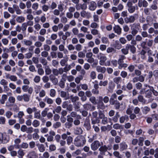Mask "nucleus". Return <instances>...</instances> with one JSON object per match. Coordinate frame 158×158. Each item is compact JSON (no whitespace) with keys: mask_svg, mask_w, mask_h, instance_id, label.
I'll use <instances>...</instances> for the list:
<instances>
[{"mask_svg":"<svg viewBox=\"0 0 158 158\" xmlns=\"http://www.w3.org/2000/svg\"><path fill=\"white\" fill-rule=\"evenodd\" d=\"M86 140L85 137L82 135H79L75 138L74 141L75 145L77 147L83 146L85 143Z\"/></svg>","mask_w":158,"mask_h":158,"instance_id":"nucleus-1","label":"nucleus"},{"mask_svg":"<svg viewBox=\"0 0 158 158\" xmlns=\"http://www.w3.org/2000/svg\"><path fill=\"white\" fill-rule=\"evenodd\" d=\"M127 10L130 13H133L135 12V10H138V6L135 5L133 6V4L131 1H128L127 4Z\"/></svg>","mask_w":158,"mask_h":158,"instance_id":"nucleus-2","label":"nucleus"},{"mask_svg":"<svg viewBox=\"0 0 158 158\" xmlns=\"http://www.w3.org/2000/svg\"><path fill=\"white\" fill-rule=\"evenodd\" d=\"M97 57L99 60V64L101 66H103L104 62H106L107 60V57L103 53L100 52L97 55Z\"/></svg>","mask_w":158,"mask_h":158,"instance_id":"nucleus-3","label":"nucleus"},{"mask_svg":"<svg viewBox=\"0 0 158 158\" xmlns=\"http://www.w3.org/2000/svg\"><path fill=\"white\" fill-rule=\"evenodd\" d=\"M103 145L102 142H100L98 140L94 141L91 145V149L93 151H95L98 149L101 146Z\"/></svg>","mask_w":158,"mask_h":158,"instance_id":"nucleus-4","label":"nucleus"},{"mask_svg":"<svg viewBox=\"0 0 158 158\" xmlns=\"http://www.w3.org/2000/svg\"><path fill=\"white\" fill-rule=\"evenodd\" d=\"M98 114V112L96 111L93 112L91 116V120L92 124H95L99 123V120L97 117Z\"/></svg>","mask_w":158,"mask_h":158,"instance_id":"nucleus-5","label":"nucleus"},{"mask_svg":"<svg viewBox=\"0 0 158 158\" xmlns=\"http://www.w3.org/2000/svg\"><path fill=\"white\" fill-rule=\"evenodd\" d=\"M83 107L84 109L85 110H90L91 111L94 110L95 109V107L94 106H92L90 104L86 103L83 105Z\"/></svg>","mask_w":158,"mask_h":158,"instance_id":"nucleus-6","label":"nucleus"},{"mask_svg":"<svg viewBox=\"0 0 158 158\" xmlns=\"http://www.w3.org/2000/svg\"><path fill=\"white\" fill-rule=\"evenodd\" d=\"M108 106L107 105H105L102 101H99L98 103L97 107L98 109L104 110Z\"/></svg>","mask_w":158,"mask_h":158,"instance_id":"nucleus-7","label":"nucleus"},{"mask_svg":"<svg viewBox=\"0 0 158 158\" xmlns=\"http://www.w3.org/2000/svg\"><path fill=\"white\" fill-rule=\"evenodd\" d=\"M49 78L50 80L54 85H56L58 83V79L53 75L51 74L50 75Z\"/></svg>","mask_w":158,"mask_h":158,"instance_id":"nucleus-8","label":"nucleus"},{"mask_svg":"<svg viewBox=\"0 0 158 158\" xmlns=\"http://www.w3.org/2000/svg\"><path fill=\"white\" fill-rule=\"evenodd\" d=\"M127 48L129 50H130L131 52L132 53L134 54L136 53V48L134 46L131 45L129 44H127Z\"/></svg>","mask_w":158,"mask_h":158,"instance_id":"nucleus-9","label":"nucleus"},{"mask_svg":"<svg viewBox=\"0 0 158 158\" xmlns=\"http://www.w3.org/2000/svg\"><path fill=\"white\" fill-rule=\"evenodd\" d=\"M106 68L104 67L98 66L96 67V70L98 73H104L106 72Z\"/></svg>","mask_w":158,"mask_h":158,"instance_id":"nucleus-10","label":"nucleus"},{"mask_svg":"<svg viewBox=\"0 0 158 158\" xmlns=\"http://www.w3.org/2000/svg\"><path fill=\"white\" fill-rule=\"evenodd\" d=\"M97 7V4L94 1H91L90 2L89 6V9L91 10H94Z\"/></svg>","mask_w":158,"mask_h":158,"instance_id":"nucleus-11","label":"nucleus"},{"mask_svg":"<svg viewBox=\"0 0 158 158\" xmlns=\"http://www.w3.org/2000/svg\"><path fill=\"white\" fill-rule=\"evenodd\" d=\"M83 131V130L81 127H77L74 129V133L76 135H80L82 133Z\"/></svg>","mask_w":158,"mask_h":158,"instance_id":"nucleus-12","label":"nucleus"},{"mask_svg":"<svg viewBox=\"0 0 158 158\" xmlns=\"http://www.w3.org/2000/svg\"><path fill=\"white\" fill-rule=\"evenodd\" d=\"M6 77L7 79H9L12 81H15L17 80V78L15 75H10L9 74H7L6 75Z\"/></svg>","mask_w":158,"mask_h":158,"instance_id":"nucleus-13","label":"nucleus"},{"mask_svg":"<svg viewBox=\"0 0 158 158\" xmlns=\"http://www.w3.org/2000/svg\"><path fill=\"white\" fill-rule=\"evenodd\" d=\"M113 46L116 49H119L122 48V45L118 40H116L113 44Z\"/></svg>","mask_w":158,"mask_h":158,"instance_id":"nucleus-14","label":"nucleus"},{"mask_svg":"<svg viewBox=\"0 0 158 158\" xmlns=\"http://www.w3.org/2000/svg\"><path fill=\"white\" fill-rule=\"evenodd\" d=\"M127 148V145L125 142H123L120 144V148L121 151L126 150Z\"/></svg>","mask_w":158,"mask_h":158,"instance_id":"nucleus-15","label":"nucleus"},{"mask_svg":"<svg viewBox=\"0 0 158 158\" xmlns=\"http://www.w3.org/2000/svg\"><path fill=\"white\" fill-rule=\"evenodd\" d=\"M114 29L115 32L118 35H120L121 34L122 29L118 26H115L114 28Z\"/></svg>","mask_w":158,"mask_h":158,"instance_id":"nucleus-16","label":"nucleus"},{"mask_svg":"<svg viewBox=\"0 0 158 158\" xmlns=\"http://www.w3.org/2000/svg\"><path fill=\"white\" fill-rule=\"evenodd\" d=\"M21 142V140L19 138L15 139L14 140L15 143V146L16 148L19 149L20 148V145H19V144Z\"/></svg>","mask_w":158,"mask_h":158,"instance_id":"nucleus-17","label":"nucleus"},{"mask_svg":"<svg viewBox=\"0 0 158 158\" xmlns=\"http://www.w3.org/2000/svg\"><path fill=\"white\" fill-rule=\"evenodd\" d=\"M152 89H151L147 90L145 93V97L148 98H151L152 95Z\"/></svg>","mask_w":158,"mask_h":158,"instance_id":"nucleus-18","label":"nucleus"},{"mask_svg":"<svg viewBox=\"0 0 158 158\" xmlns=\"http://www.w3.org/2000/svg\"><path fill=\"white\" fill-rule=\"evenodd\" d=\"M10 140V137L7 135H4L3 134V143H7Z\"/></svg>","mask_w":158,"mask_h":158,"instance_id":"nucleus-19","label":"nucleus"},{"mask_svg":"<svg viewBox=\"0 0 158 158\" xmlns=\"http://www.w3.org/2000/svg\"><path fill=\"white\" fill-rule=\"evenodd\" d=\"M108 149L107 147L105 145L101 146L100 148L99 149V150L102 153H105L106 152Z\"/></svg>","mask_w":158,"mask_h":158,"instance_id":"nucleus-20","label":"nucleus"},{"mask_svg":"<svg viewBox=\"0 0 158 158\" xmlns=\"http://www.w3.org/2000/svg\"><path fill=\"white\" fill-rule=\"evenodd\" d=\"M45 70V73L47 75H49L52 73V70L48 66H45L44 67Z\"/></svg>","mask_w":158,"mask_h":158,"instance_id":"nucleus-21","label":"nucleus"},{"mask_svg":"<svg viewBox=\"0 0 158 158\" xmlns=\"http://www.w3.org/2000/svg\"><path fill=\"white\" fill-rule=\"evenodd\" d=\"M142 111L143 114H147L150 111V109L149 107L147 106H144L142 108Z\"/></svg>","mask_w":158,"mask_h":158,"instance_id":"nucleus-22","label":"nucleus"},{"mask_svg":"<svg viewBox=\"0 0 158 158\" xmlns=\"http://www.w3.org/2000/svg\"><path fill=\"white\" fill-rule=\"evenodd\" d=\"M83 77L82 75H80L76 77L75 79V81L77 84L80 83L81 81L83 79Z\"/></svg>","mask_w":158,"mask_h":158,"instance_id":"nucleus-23","label":"nucleus"},{"mask_svg":"<svg viewBox=\"0 0 158 158\" xmlns=\"http://www.w3.org/2000/svg\"><path fill=\"white\" fill-rule=\"evenodd\" d=\"M7 98V96L6 95L3 94L2 96L1 99H0V102L2 104H4Z\"/></svg>","mask_w":158,"mask_h":158,"instance_id":"nucleus-24","label":"nucleus"},{"mask_svg":"<svg viewBox=\"0 0 158 158\" xmlns=\"http://www.w3.org/2000/svg\"><path fill=\"white\" fill-rule=\"evenodd\" d=\"M21 130L23 132H26L27 133L30 132V128H27V126L24 125L21 126Z\"/></svg>","mask_w":158,"mask_h":158,"instance_id":"nucleus-25","label":"nucleus"},{"mask_svg":"<svg viewBox=\"0 0 158 158\" xmlns=\"http://www.w3.org/2000/svg\"><path fill=\"white\" fill-rule=\"evenodd\" d=\"M34 131L35 133L33 134V137L34 139L36 140L38 139L39 138V136L37 133L39 132V131L38 129H35Z\"/></svg>","mask_w":158,"mask_h":158,"instance_id":"nucleus-26","label":"nucleus"},{"mask_svg":"<svg viewBox=\"0 0 158 158\" xmlns=\"http://www.w3.org/2000/svg\"><path fill=\"white\" fill-rule=\"evenodd\" d=\"M146 52L144 50H142L140 53V55L141 58L143 60H145L146 58Z\"/></svg>","mask_w":158,"mask_h":158,"instance_id":"nucleus-27","label":"nucleus"},{"mask_svg":"<svg viewBox=\"0 0 158 158\" xmlns=\"http://www.w3.org/2000/svg\"><path fill=\"white\" fill-rule=\"evenodd\" d=\"M148 32L150 34H152L153 33L156 35L158 34V30H155L152 27L150 28L148 30Z\"/></svg>","mask_w":158,"mask_h":158,"instance_id":"nucleus-28","label":"nucleus"},{"mask_svg":"<svg viewBox=\"0 0 158 158\" xmlns=\"http://www.w3.org/2000/svg\"><path fill=\"white\" fill-rule=\"evenodd\" d=\"M17 153L18 155V158H23V156L25 154L23 151L21 149H19Z\"/></svg>","mask_w":158,"mask_h":158,"instance_id":"nucleus-29","label":"nucleus"},{"mask_svg":"<svg viewBox=\"0 0 158 158\" xmlns=\"http://www.w3.org/2000/svg\"><path fill=\"white\" fill-rule=\"evenodd\" d=\"M118 67L119 69H121L122 68H126L128 66V64L126 63H123V62H122L121 63L118 64Z\"/></svg>","mask_w":158,"mask_h":158,"instance_id":"nucleus-30","label":"nucleus"},{"mask_svg":"<svg viewBox=\"0 0 158 158\" xmlns=\"http://www.w3.org/2000/svg\"><path fill=\"white\" fill-rule=\"evenodd\" d=\"M38 147L39 151L43 152L45 150V148L44 144H41L38 145Z\"/></svg>","mask_w":158,"mask_h":158,"instance_id":"nucleus-31","label":"nucleus"},{"mask_svg":"<svg viewBox=\"0 0 158 158\" xmlns=\"http://www.w3.org/2000/svg\"><path fill=\"white\" fill-rule=\"evenodd\" d=\"M81 16L84 18H88L90 15V14L87 13L85 11H82L81 12Z\"/></svg>","mask_w":158,"mask_h":158,"instance_id":"nucleus-32","label":"nucleus"},{"mask_svg":"<svg viewBox=\"0 0 158 158\" xmlns=\"http://www.w3.org/2000/svg\"><path fill=\"white\" fill-rule=\"evenodd\" d=\"M44 101L46 102L48 104H52L53 102V100L51 98L48 97H46L44 99Z\"/></svg>","mask_w":158,"mask_h":158,"instance_id":"nucleus-33","label":"nucleus"},{"mask_svg":"<svg viewBox=\"0 0 158 158\" xmlns=\"http://www.w3.org/2000/svg\"><path fill=\"white\" fill-rule=\"evenodd\" d=\"M71 68V67L70 65L66 64L65 66L63 68L64 71V73H67L69 71Z\"/></svg>","mask_w":158,"mask_h":158,"instance_id":"nucleus-34","label":"nucleus"},{"mask_svg":"<svg viewBox=\"0 0 158 158\" xmlns=\"http://www.w3.org/2000/svg\"><path fill=\"white\" fill-rule=\"evenodd\" d=\"M108 84V81L107 80L104 81H100L99 82V85L105 87Z\"/></svg>","mask_w":158,"mask_h":158,"instance_id":"nucleus-35","label":"nucleus"},{"mask_svg":"<svg viewBox=\"0 0 158 158\" xmlns=\"http://www.w3.org/2000/svg\"><path fill=\"white\" fill-rule=\"evenodd\" d=\"M49 110V109L48 108H45L41 112L42 116L44 117H45L47 114Z\"/></svg>","mask_w":158,"mask_h":158,"instance_id":"nucleus-36","label":"nucleus"},{"mask_svg":"<svg viewBox=\"0 0 158 158\" xmlns=\"http://www.w3.org/2000/svg\"><path fill=\"white\" fill-rule=\"evenodd\" d=\"M126 57L122 55H120L119 56V59L118 61V64L123 62V60L126 58Z\"/></svg>","mask_w":158,"mask_h":158,"instance_id":"nucleus-37","label":"nucleus"},{"mask_svg":"<svg viewBox=\"0 0 158 158\" xmlns=\"http://www.w3.org/2000/svg\"><path fill=\"white\" fill-rule=\"evenodd\" d=\"M113 80L114 83L117 84H118L121 82V78L120 77H115L113 79Z\"/></svg>","mask_w":158,"mask_h":158,"instance_id":"nucleus-38","label":"nucleus"},{"mask_svg":"<svg viewBox=\"0 0 158 158\" xmlns=\"http://www.w3.org/2000/svg\"><path fill=\"white\" fill-rule=\"evenodd\" d=\"M138 101L143 103H145L146 101L144 98L143 97L140 95H139L138 97Z\"/></svg>","mask_w":158,"mask_h":158,"instance_id":"nucleus-39","label":"nucleus"},{"mask_svg":"<svg viewBox=\"0 0 158 158\" xmlns=\"http://www.w3.org/2000/svg\"><path fill=\"white\" fill-rule=\"evenodd\" d=\"M66 140L67 144L69 145L73 141V138L70 136H68Z\"/></svg>","mask_w":158,"mask_h":158,"instance_id":"nucleus-40","label":"nucleus"},{"mask_svg":"<svg viewBox=\"0 0 158 158\" xmlns=\"http://www.w3.org/2000/svg\"><path fill=\"white\" fill-rule=\"evenodd\" d=\"M120 117V115L119 113L117 112L116 113L115 115L113 118L112 120L114 122H117L118 121V118Z\"/></svg>","mask_w":158,"mask_h":158,"instance_id":"nucleus-41","label":"nucleus"},{"mask_svg":"<svg viewBox=\"0 0 158 158\" xmlns=\"http://www.w3.org/2000/svg\"><path fill=\"white\" fill-rule=\"evenodd\" d=\"M113 128L115 129L121 130L123 129L122 126L118 123H116L113 126Z\"/></svg>","mask_w":158,"mask_h":158,"instance_id":"nucleus-42","label":"nucleus"},{"mask_svg":"<svg viewBox=\"0 0 158 158\" xmlns=\"http://www.w3.org/2000/svg\"><path fill=\"white\" fill-rule=\"evenodd\" d=\"M157 3L156 2H153V3L150 6V8L151 10H156L158 8V7L157 6Z\"/></svg>","mask_w":158,"mask_h":158,"instance_id":"nucleus-43","label":"nucleus"},{"mask_svg":"<svg viewBox=\"0 0 158 158\" xmlns=\"http://www.w3.org/2000/svg\"><path fill=\"white\" fill-rule=\"evenodd\" d=\"M68 60L66 59H63L60 60V63L62 66H64L67 63Z\"/></svg>","mask_w":158,"mask_h":158,"instance_id":"nucleus-44","label":"nucleus"},{"mask_svg":"<svg viewBox=\"0 0 158 158\" xmlns=\"http://www.w3.org/2000/svg\"><path fill=\"white\" fill-rule=\"evenodd\" d=\"M22 89L24 92H28L29 93V92L30 88L28 85H23L22 87Z\"/></svg>","mask_w":158,"mask_h":158,"instance_id":"nucleus-45","label":"nucleus"},{"mask_svg":"<svg viewBox=\"0 0 158 158\" xmlns=\"http://www.w3.org/2000/svg\"><path fill=\"white\" fill-rule=\"evenodd\" d=\"M30 158H38V156L35 151L30 152Z\"/></svg>","mask_w":158,"mask_h":158,"instance_id":"nucleus-46","label":"nucleus"},{"mask_svg":"<svg viewBox=\"0 0 158 158\" xmlns=\"http://www.w3.org/2000/svg\"><path fill=\"white\" fill-rule=\"evenodd\" d=\"M82 46L80 44H77L75 46V49L78 52L80 51L82 49Z\"/></svg>","mask_w":158,"mask_h":158,"instance_id":"nucleus-47","label":"nucleus"},{"mask_svg":"<svg viewBox=\"0 0 158 158\" xmlns=\"http://www.w3.org/2000/svg\"><path fill=\"white\" fill-rule=\"evenodd\" d=\"M96 73L94 71H91L90 74V77L92 79H94L96 78Z\"/></svg>","mask_w":158,"mask_h":158,"instance_id":"nucleus-48","label":"nucleus"},{"mask_svg":"<svg viewBox=\"0 0 158 158\" xmlns=\"http://www.w3.org/2000/svg\"><path fill=\"white\" fill-rule=\"evenodd\" d=\"M128 49L127 48V45L126 46L125 48H123L121 50V52L123 54L125 55H126L128 53Z\"/></svg>","mask_w":158,"mask_h":158,"instance_id":"nucleus-49","label":"nucleus"},{"mask_svg":"<svg viewBox=\"0 0 158 158\" xmlns=\"http://www.w3.org/2000/svg\"><path fill=\"white\" fill-rule=\"evenodd\" d=\"M152 11L151 9L149 8H145L144 9V12L147 15H150Z\"/></svg>","mask_w":158,"mask_h":158,"instance_id":"nucleus-50","label":"nucleus"},{"mask_svg":"<svg viewBox=\"0 0 158 158\" xmlns=\"http://www.w3.org/2000/svg\"><path fill=\"white\" fill-rule=\"evenodd\" d=\"M89 100L94 105H96L97 104V102L96 101V98L95 97L92 96L90 97Z\"/></svg>","mask_w":158,"mask_h":158,"instance_id":"nucleus-51","label":"nucleus"},{"mask_svg":"<svg viewBox=\"0 0 158 158\" xmlns=\"http://www.w3.org/2000/svg\"><path fill=\"white\" fill-rule=\"evenodd\" d=\"M105 116L104 113L103 111L102 110L99 111L98 113V119L99 118L102 119V118L104 117Z\"/></svg>","mask_w":158,"mask_h":158,"instance_id":"nucleus-52","label":"nucleus"},{"mask_svg":"<svg viewBox=\"0 0 158 158\" xmlns=\"http://www.w3.org/2000/svg\"><path fill=\"white\" fill-rule=\"evenodd\" d=\"M115 51L116 50L114 48L112 47H108L106 49V52L108 53L112 52H115Z\"/></svg>","mask_w":158,"mask_h":158,"instance_id":"nucleus-53","label":"nucleus"},{"mask_svg":"<svg viewBox=\"0 0 158 158\" xmlns=\"http://www.w3.org/2000/svg\"><path fill=\"white\" fill-rule=\"evenodd\" d=\"M80 86L81 89L83 90H86L88 89V86L86 84H80Z\"/></svg>","mask_w":158,"mask_h":158,"instance_id":"nucleus-54","label":"nucleus"},{"mask_svg":"<svg viewBox=\"0 0 158 158\" xmlns=\"http://www.w3.org/2000/svg\"><path fill=\"white\" fill-rule=\"evenodd\" d=\"M56 94V90L54 89H51L50 90V95L51 97H54Z\"/></svg>","mask_w":158,"mask_h":158,"instance_id":"nucleus-55","label":"nucleus"},{"mask_svg":"<svg viewBox=\"0 0 158 158\" xmlns=\"http://www.w3.org/2000/svg\"><path fill=\"white\" fill-rule=\"evenodd\" d=\"M84 126L86 128L87 130H89L91 128L90 124L88 122H85L84 124Z\"/></svg>","mask_w":158,"mask_h":158,"instance_id":"nucleus-56","label":"nucleus"},{"mask_svg":"<svg viewBox=\"0 0 158 158\" xmlns=\"http://www.w3.org/2000/svg\"><path fill=\"white\" fill-rule=\"evenodd\" d=\"M61 124L60 123V122H57L53 124V127L54 128L56 129L60 127L61 126Z\"/></svg>","mask_w":158,"mask_h":158,"instance_id":"nucleus-57","label":"nucleus"},{"mask_svg":"<svg viewBox=\"0 0 158 158\" xmlns=\"http://www.w3.org/2000/svg\"><path fill=\"white\" fill-rule=\"evenodd\" d=\"M8 84V81L4 79H2L0 81V84L3 86L5 85H7Z\"/></svg>","mask_w":158,"mask_h":158,"instance_id":"nucleus-58","label":"nucleus"},{"mask_svg":"<svg viewBox=\"0 0 158 158\" xmlns=\"http://www.w3.org/2000/svg\"><path fill=\"white\" fill-rule=\"evenodd\" d=\"M128 116L127 115L121 117L119 119L120 122L121 123H123L125 122L126 118H128Z\"/></svg>","mask_w":158,"mask_h":158,"instance_id":"nucleus-59","label":"nucleus"},{"mask_svg":"<svg viewBox=\"0 0 158 158\" xmlns=\"http://www.w3.org/2000/svg\"><path fill=\"white\" fill-rule=\"evenodd\" d=\"M80 103L79 102H77L74 105V108L76 110L78 111L80 107Z\"/></svg>","mask_w":158,"mask_h":158,"instance_id":"nucleus-60","label":"nucleus"},{"mask_svg":"<svg viewBox=\"0 0 158 158\" xmlns=\"http://www.w3.org/2000/svg\"><path fill=\"white\" fill-rule=\"evenodd\" d=\"M40 62L44 66H47V65L48 63L47 60L45 59L40 58Z\"/></svg>","mask_w":158,"mask_h":158,"instance_id":"nucleus-61","label":"nucleus"},{"mask_svg":"<svg viewBox=\"0 0 158 158\" xmlns=\"http://www.w3.org/2000/svg\"><path fill=\"white\" fill-rule=\"evenodd\" d=\"M70 97L72 102L73 103L75 102L76 101L79 100V98L77 96L73 97L71 96Z\"/></svg>","mask_w":158,"mask_h":158,"instance_id":"nucleus-62","label":"nucleus"},{"mask_svg":"<svg viewBox=\"0 0 158 158\" xmlns=\"http://www.w3.org/2000/svg\"><path fill=\"white\" fill-rule=\"evenodd\" d=\"M57 56L59 59H62L64 57L63 53L60 51L58 52L57 53Z\"/></svg>","mask_w":158,"mask_h":158,"instance_id":"nucleus-63","label":"nucleus"},{"mask_svg":"<svg viewBox=\"0 0 158 158\" xmlns=\"http://www.w3.org/2000/svg\"><path fill=\"white\" fill-rule=\"evenodd\" d=\"M52 65L54 67H57L59 64V62L56 60H54L52 61Z\"/></svg>","mask_w":158,"mask_h":158,"instance_id":"nucleus-64","label":"nucleus"}]
</instances>
